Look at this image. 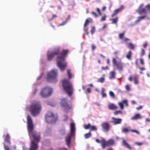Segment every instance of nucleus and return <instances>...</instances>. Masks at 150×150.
<instances>
[{"mask_svg":"<svg viewBox=\"0 0 150 150\" xmlns=\"http://www.w3.org/2000/svg\"><path fill=\"white\" fill-rule=\"evenodd\" d=\"M27 129L28 135L30 137H32L34 141L38 142L40 139V136L39 133L34 131V125L32 119L29 115L27 117Z\"/></svg>","mask_w":150,"mask_h":150,"instance_id":"1","label":"nucleus"},{"mask_svg":"<svg viewBox=\"0 0 150 150\" xmlns=\"http://www.w3.org/2000/svg\"><path fill=\"white\" fill-rule=\"evenodd\" d=\"M69 52L68 50H63L60 55L57 56L56 61L57 66L61 71H64L67 66V63L65 61V57L67 56Z\"/></svg>","mask_w":150,"mask_h":150,"instance_id":"2","label":"nucleus"},{"mask_svg":"<svg viewBox=\"0 0 150 150\" xmlns=\"http://www.w3.org/2000/svg\"><path fill=\"white\" fill-rule=\"evenodd\" d=\"M41 109V105L39 101L34 100L30 105L29 110L33 116L37 115L40 112Z\"/></svg>","mask_w":150,"mask_h":150,"instance_id":"3","label":"nucleus"},{"mask_svg":"<svg viewBox=\"0 0 150 150\" xmlns=\"http://www.w3.org/2000/svg\"><path fill=\"white\" fill-rule=\"evenodd\" d=\"M62 86L64 89L69 96L72 94L73 88L71 83L69 80L64 79L62 80Z\"/></svg>","mask_w":150,"mask_h":150,"instance_id":"4","label":"nucleus"},{"mask_svg":"<svg viewBox=\"0 0 150 150\" xmlns=\"http://www.w3.org/2000/svg\"><path fill=\"white\" fill-rule=\"evenodd\" d=\"M70 130V133L68 134L65 138V141L68 146H69L71 141V138L75 131V124L74 123H71V124Z\"/></svg>","mask_w":150,"mask_h":150,"instance_id":"5","label":"nucleus"},{"mask_svg":"<svg viewBox=\"0 0 150 150\" xmlns=\"http://www.w3.org/2000/svg\"><path fill=\"white\" fill-rule=\"evenodd\" d=\"M52 92V88L46 86L41 90L40 94L42 97L46 98L50 96Z\"/></svg>","mask_w":150,"mask_h":150,"instance_id":"6","label":"nucleus"},{"mask_svg":"<svg viewBox=\"0 0 150 150\" xmlns=\"http://www.w3.org/2000/svg\"><path fill=\"white\" fill-rule=\"evenodd\" d=\"M45 117L46 122L48 123L54 122L57 120V118L54 116L53 113L50 111H48L47 112Z\"/></svg>","mask_w":150,"mask_h":150,"instance_id":"7","label":"nucleus"},{"mask_svg":"<svg viewBox=\"0 0 150 150\" xmlns=\"http://www.w3.org/2000/svg\"><path fill=\"white\" fill-rule=\"evenodd\" d=\"M10 137L8 134H7L5 137L4 142V148L5 150H11L10 146L11 144Z\"/></svg>","mask_w":150,"mask_h":150,"instance_id":"8","label":"nucleus"},{"mask_svg":"<svg viewBox=\"0 0 150 150\" xmlns=\"http://www.w3.org/2000/svg\"><path fill=\"white\" fill-rule=\"evenodd\" d=\"M143 5L141 4L139 8L138 11L139 14H144L145 15H146L147 12H149V13L150 14V4H148L146 5L145 8H142Z\"/></svg>","mask_w":150,"mask_h":150,"instance_id":"9","label":"nucleus"},{"mask_svg":"<svg viewBox=\"0 0 150 150\" xmlns=\"http://www.w3.org/2000/svg\"><path fill=\"white\" fill-rule=\"evenodd\" d=\"M60 50V47H57L54 49L52 52H48L47 55L48 60L50 61L54 57V55H58L59 53Z\"/></svg>","mask_w":150,"mask_h":150,"instance_id":"10","label":"nucleus"},{"mask_svg":"<svg viewBox=\"0 0 150 150\" xmlns=\"http://www.w3.org/2000/svg\"><path fill=\"white\" fill-rule=\"evenodd\" d=\"M57 75V70H52L48 72L47 74V79L48 81L55 79Z\"/></svg>","mask_w":150,"mask_h":150,"instance_id":"11","label":"nucleus"},{"mask_svg":"<svg viewBox=\"0 0 150 150\" xmlns=\"http://www.w3.org/2000/svg\"><path fill=\"white\" fill-rule=\"evenodd\" d=\"M61 105L65 108L66 111L69 110L71 107V105L68 104L66 98L62 99L61 101Z\"/></svg>","mask_w":150,"mask_h":150,"instance_id":"12","label":"nucleus"},{"mask_svg":"<svg viewBox=\"0 0 150 150\" xmlns=\"http://www.w3.org/2000/svg\"><path fill=\"white\" fill-rule=\"evenodd\" d=\"M113 64L116 66L117 69L120 71H121L123 69V65L121 61L117 62L116 58H113L112 60Z\"/></svg>","mask_w":150,"mask_h":150,"instance_id":"13","label":"nucleus"},{"mask_svg":"<svg viewBox=\"0 0 150 150\" xmlns=\"http://www.w3.org/2000/svg\"><path fill=\"white\" fill-rule=\"evenodd\" d=\"M103 130L105 132H107L110 130V125L109 123L108 122H103L101 125Z\"/></svg>","mask_w":150,"mask_h":150,"instance_id":"14","label":"nucleus"},{"mask_svg":"<svg viewBox=\"0 0 150 150\" xmlns=\"http://www.w3.org/2000/svg\"><path fill=\"white\" fill-rule=\"evenodd\" d=\"M115 143V141L112 139H110L107 141L104 139V144H103V149H105L106 146H112Z\"/></svg>","mask_w":150,"mask_h":150,"instance_id":"15","label":"nucleus"},{"mask_svg":"<svg viewBox=\"0 0 150 150\" xmlns=\"http://www.w3.org/2000/svg\"><path fill=\"white\" fill-rule=\"evenodd\" d=\"M37 143L34 141H31L30 143V148L29 149L30 150H37L38 147Z\"/></svg>","mask_w":150,"mask_h":150,"instance_id":"16","label":"nucleus"},{"mask_svg":"<svg viewBox=\"0 0 150 150\" xmlns=\"http://www.w3.org/2000/svg\"><path fill=\"white\" fill-rule=\"evenodd\" d=\"M124 8L123 6H121L118 8L114 11L113 13L111 15L112 17H113L117 15L119 12L121 11Z\"/></svg>","mask_w":150,"mask_h":150,"instance_id":"17","label":"nucleus"},{"mask_svg":"<svg viewBox=\"0 0 150 150\" xmlns=\"http://www.w3.org/2000/svg\"><path fill=\"white\" fill-rule=\"evenodd\" d=\"M112 120L110 121V122L112 123L114 125L120 124L121 123L122 119L120 118H116L114 117H112Z\"/></svg>","mask_w":150,"mask_h":150,"instance_id":"18","label":"nucleus"},{"mask_svg":"<svg viewBox=\"0 0 150 150\" xmlns=\"http://www.w3.org/2000/svg\"><path fill=\"white\" fill-rule=\"evenodd\" d=\"M122 144L126 148L130 150H132V148L127 143L125 139L122 140Z\"/></svg>","mask_w":150,"mask_h":150,"instance_id":"19","label":"nucleus"},{"mask_svg":"<svg viewBox=\"0 0 150 150\" xmlns=\"http://www.w3.org/2000/svg\"><path fill=\"white\" fill-rule=\"evenodd\" d=\"M117 108V107L113 103H110L108 105V108L110 110H115Z\"/></svg>","mask_w":150,"mask_h":150,"instance_id":"20","label":"nucleus"},{"mask_svg":"<svg viewBox=\"0 0 150 150\" xmlns=\"http://www.w3.org/2000/svg\"><path fill=\"white\" fill-rule=\"evenodd\" d=\"M141 118L140 115L139 114H137L131 118V119L132 120H136Z\"/></svg>","mask_w":150,"mask_h":150,"instance_id":"21","label":"nucleus"},{"mask_svg":"<svg viewBox=\"0 0 150 150\" xmlns=\"http://www.w3.org/2000/svg\"><path fill=\"white\" fill-rule=\"evenodd\" d=\"M92 19L91 18H90L89 19H86L85 21L84 25L85 26H87L89 23L90 22H92Z\"/></svg>","mask_w":150,"mask_h":150,"instance_id":"22","label":"nucleus"},{"mask_svg":"<svg viewBox=\"0 0 150 150\" xmlns=\"http://www.w3.org/2000/svg\"><path fill=\"white\" fill-rule=\"evenodd\" d=\"M96 142L98 143H100L101 144V145L102 146V148L103 149V144H104V139L103 138L102 140L101 141H100L98 139H96Z\"/></svg>","mask_w":150,"mask_h":150,"instance_id":"23","label":"nucleus"},{"mask_svg":"<svg viewBox=\"0 0 150 150\" xmlns=\"http://www.w3.org/2000/svg\"><path fill=\"white\" fill-rule=\"evenodd\" d=\"M115 73L114 71H112L110 72V75L109 78L110 79H115Z\"/></svg>","mask_w":150,"mask_h":150,"instance_id":"24","label":"nucleus"},{"mask_svg":"<svg viewBox=\"0 0 150 150\" xmlns=\"http://www.w3.org/2000/svg\"><path fill=\"white\" fill-rule=\"evenodd\" d=\"M132 53L131 51H129L126 56V58L128 59H130L132 57Z\"/></svg>","mask_w":150,"mask_h":150,"instance_id":"25","label":"nucleus"},{"mask_svg":"<svg viewBox=\"0 0 150 150\" xmlns=\"http://www.w3.org/2000/svg\"><path fill=\"white\" fill-rule=\"evenodd\" d=\"M146 16V15H144V16H139L138 17V19L136 21L137 22H138L141 20H142L143 19H144L145 17Z\"/></svg>","mask_w":150,"mask_h":150,"instance_id":"26","label":"nucleus"},{"mask_svg":"<svg viewBox=\"0 0 150 150\" xmlns=\"http://www.w3.org/2000/svg\"><path fill=\"white\" fill-rule=\"evenodd\" d=\"M128 45V47L130 49H131L132 50H134V49L135 46L133 44L130 43H129Z\"/></svg>","mask_w":150,"mask_h":150,"instance_id":"27","label":"nucleus"},{"mask_svg":"<svg viewBox=\"0 0 150 150\" xmlns=\"http://www.w3.org/2000/svg\"><path fill=\"white\" fill-rule=\"evenodd\" d=\"M91 135V132H89L88 133H86L84 135V136L85 139H87L89 138Z\"/></svg>","mask_w":150,"mask_h":150,"instance_id":"28","label":"nucleus"},{"mask_svg":"<svg viewBox=\"0 0 150 150\" xmlns=\"http://www.w3.org/2000/svg\"><path fill=\"white\" fill-rule=\"evenodd\" d=\"M83 30L84 31L86 32V34L87 35H88L89 34V33L88 32V28L87 26H85L84 25Z\"/></svg>","mask_w":150,"mask_h":150,"instance_id":"29","label":"nucleus"},{"mask_svg":"<svg viewBox=\"0 0 150 150\" xmlns=\"http://www.w3.org/2000/svg\"><path fill=\"white\" fill-rule=\"evenodd\" d=\"M111 21H112V23L116 24L118 21V18L117 17H116L112 19Z\"/></svg>","mask_w":150,"mask_h":150,"instance_id":"30","label":"nucleus"},{"mask_svg":"<svg viewBox=\"0 0 150 150\" xmlns=\"http://www.w3.org/2000/svg\"><path fill=\"white\" fill-rule=\"evenodd\" d=\"M133 79H134V81L135 83V84H137L138 83V77L136 76H135L134 77Z\"/></svg>","mask_w":150,"mask_h":150,"instance_id":"31","label":"nucleus"},{"mask_svg":"<svg viewBox=\"0 0 150 150\" xmlns=\"http://www.w3.org/2000/svg\"><path fill=\"white\" fill-rule=\"evenodd\" d=\"M91 129L90 130V132L92 131H96L97 129V128L95 126H91Z\"/></svg>","mask_w":150,"mask_h":150,"instance_id":"32","label":"nucleus"},{"mask_svg":"<svg viewBox=\"0 0 150 150\" xmlns=\"http://www.w3.org/2000/svg\"><path fill=\"white\" fill-rule=\"evenodd\" d=\"M125 33V32L124 31L123 32L121 33H120L119 34V38L120 39H122L123 38L124 36V35Z\"/></svg>","mask_w":150,"mask_h":150,"instance_id":"33","label":"nucleus"},{"mask_svg":"<svg viewBox=\"0 0 150 150\" xmlns=\"http://www.w3.org/2000/svg\"><path fill=\"white\" fill-rule=\"evenodd\" d=\"M67 73L69 79H70L71 78V71L70 70H67Z\"/></svg>","mask_w":150,"mask_h":150,"instance_id":"34","label":"nucleus"},{"mask_svg":"<svg viewBox=\"0 0 150 150\" xmlns=\"http://www.w3.org/2000/svg\"><path fill=\"white\" fill-rule=\"evenodd\" d=\"M105 81V79L103 77H101L98 80V82L101 83H103Z\"/></svg>","mask_w":150,"mask_h":150,"instance_id":"35","label":"nucleus"},{"mask_svg":"<svg viewBox=\"0 0 150 150\" xmlns=\"http://www.w3.org/2000/svg\"><path fill=\"white\" fill-rule=\"evenodd\" d=\"M95 31V27L93 26L91 27V32L92 35H93Z\"/></svg>","mask_w":150,"mask_h":150,"instance_id":"36","label":"nucleus"},{"mask_svg":"<svg viewBox=\"0 0 150 150\" xmlns=\"http://www.w3.org/2000/svg\"><path fill=\"white\" fill-rule=\"evenodd\" d=\"M104 91V89L103 88L102 89L101 94L102 95V97L103 98H105L106 97V94L105 93H103V91Z\"/></svg>","mask_w":150,"mask_h":150,"instance_id":"37","label":"nucleus"},{"mask_svg":"<svg viewBox=\"0 0 150 150\" xmlns=\"http://www.w3.org/2000/svg\"><path fill=\"white\" fill-rule=\"evenodd\" d=\"M122 112L120 110L116 111L114 112V114L115 115H116L119 114H122Z\"/></svg>","mask_w":150,"mask_h":150,"instance_id":"38","label":"nucleus"},{"mask_svg":"<svg viewBox=\"0 0 150 150\" xmlns=\"http://www.w3.org/2000/svg\"><path fill=\"white\" fill-rule=\"evenodd\" d=\"M90 127H91V124L89 123L87 125H85L84 126V128L86 129H89Z\"/></svg>","mask_w":150,"mask_h":150,"instance_id":"39","label":"nucleus"},{"mask_svg":"<svg viewBox=\"0 0 150 150\" xmlns=\"http://www.w3.org/2000/svg\"><path fill=\"white\" fill-rule=\"evenodd\" d=\"M119 105L120 106L121 110H123L124 109V106L123 104V103H122V102H119Z\"/></svg>","mask_w":150,"mask_h":150,"instance_id":"40","label":"nucleus"},{"mask_svg":"<svg viewBox=\"0 0 150 150\" xmlns=\"http://www.w3.org/2000/svg\"><path fill=\"white\" fill-rule=\"evenodd\" d=\"M122 131L123 132H124L125 133H127L129 131V130L128 129L126 128H124L122 130Z\"/></svg>","mask_w":150,"mask_h":150,"instance_id":"41","label":"nucleus"},{"mask_svg":"<svg viewBox=\"0 0 150 150\" xmlns=\"http://www.w3.org/2000/svg\"><path fill=\"white\" fill-rule=\"evenodd\" d=\"M140 71V73L141 74H143L142 71H144L146 70V68L145 67H139Z\"/></svg>","mask_w":150,"mask_h":150,"instance_id":"42","label":"nucleus"},{"mask_svg":"<svg viewBox=\"0 0 150 150\" xmlns=\"http://www.w3.org/2000/svg\"><path fill=\"white\" fill-rule=\"evenodd\" d=\"M106 15L105 14L104 16L102 17L101 18L100 21H105L106 19Z\"/></svg>","mask_w":150,"mask_h":150,"instance_id":"43","label":"nucleus"},{"mask_svg":"<svg viewBox=\"0 0 150 150\" xmlns=\"http://www.w3.org/2000/svg\"><path fill=\"white\" fill-rule=\"evenodd\" d=\"M110 95L113 98H115V95L113 92L112 91H110L109 92Z\"/></svg>","mask_w":150,"mask_h":150,"instance_id":"44","label":"nucleus"},{"mask_svg":"<svg viewBox=\"0 0 150 150\" xmlns=\"http://www.w3.org/2000/svg\"><path fill=\"white\" fill-rule=\"evenodd\" d=\"M57 16L55 15V14H53L52 15V17L51 18H50L49 19V21H51L54 18H56V17H57Z\"/></svg>","mask_w":150,"mask_h":150,"instance_id":"45","label":"nucleus"},{"mask_svg":"<svg viewBox=\"0 0 150 150\" xmlns=\"http://www.w3.org/2000/svg\"><path fill=\"white\" fill-rule=\"evenodd\" d=\"M96 46L94 44H93L91 45V48L92 50L94 51L96 49Z\"/></svg>","mask_w":150,"mask_h":150,"instance_id":"46","label":"nucleus"},{"mask_svg":"<svg viewBox=\"0 0 150 150\" xmlns=\"http://www.w3.org/2000/svg\"><path fill=\"white\" fill-rule=\"evenodd\" d=\"M122 103H123V104H125L126 106H127L128 105V104L127 103V100H123L122 101Z\"/></svg>","mask_w":150,"mask_h":150,"instance_id":"47","label":"nucleus"},{"mask_svg":"<svg viewBox=\"0 0 150 150\" xmlns=\"http://www.w3.org/2000/svg\"><path fill=\"white\" fill-rule=\"evenodd\" d=\"M118 53L119 52L117 51L115 52L114 53V54L115 57H116V58L117 59L118 58V57L117 56V54H118Z\"/></svg>","mask_w":150,"mask_h":150,"instance_id":"48","label":"nucleus"},{"mask_svg":"<svg viewBox=\"0 0 150 150\" xmlns=\"http://www.w3.org/2000/svg\"><path fill=\"white\" fill-rule=\"evenodd\" d=\"M140 63L142 65H144V62L143 59L141 58L140 59Z\"/></svg>","mask_w":150,"mask_h":150,"instance_id":"49","label":"nucleus"},{"mask_svg":"<svg viewBox=\"0 0 150 150\" xmlns=\"http://www.w3.org/2000/svg\"><path fill=\"white\" fill-rule=\"evenodd\" d=\"M101 69L103 70H106L108 69H109V67L108 66H106L105 67H101Z\"/></svg>","mask_w":150,"mask_h":150,"instance_id":"50","label":"nucleus"},{"mask_svg":"<svg viewBox=\"0 0 150 150\" xmlns=\"http://www.w3.org/2000/svg\"><path fill=\"white\" fill-rule=\"evenodd\" d=\"M130 131L132 132H135L137 134H139V132L138 131L134 129H131Z\"/></svg>","mask_w":150,"mask_h":150,"instance_id":"51","label":"nucleus"},{"mask_svg":"<svg viewBox=\"0 0 150 150\" xmlns=\"http://www.w3.org/2000/svg\"><path fill=\"white\" fill-rule=\"evenodd\" d=\"M96 11L98 13L99 15L100 16L101 15V13L100 12V9L99 8H96Z\"/></svg>","mask_w":150,"mask_h":150,"instance_id":"52","label":"nucleus"},{"mask_svg":"<svg viewBox=\"0 0 150 150\" xmlns=\"http://www.w3.org/2000/svg\"><path fill=\"white\" fill-rule=\"evenodd\" d=\"M58 150H67V149L64 147H59L57 149Z\"/></svg>","mask_w":150,"mask_h":150,"instance_id":"53","label":"nucleus"},{"mask_svg":"<svg viewBox=\"0 0 150 150\" xmlns=\"http://www.w3.org/2000/svg\"><path fill=\"white\" fill-rule=\"evenodd\" d=\"M51 129L48 128L46 130L45 132L47 134H48V133H50V132H51Z\"/></svg>","mask_w":150,"mask_h":150,"instance_id":"54","label":"nucleus"},{"mask_svg":"<svg viewBox=\"0 0 150 150\" xmlns=\"http://www.w3.org/2000/svg\"><path fill=\"white\" fill-rule=\"evenodd\" d=\"M145 54V51L143 49H142L141 50V55L143 56Z\"/></svg>","mask_w":150,"mask_h":150,"instance_id":"55","label":"nucleus"},{"mask_svg":"<svg viewBox=\"0 0 150 150\" xmlns=\"http://www.w3.org/2000/svg\"><path fill=\"white\" fill-rule=\"evenodd\" d=\"M143 106L140 105L136 108L137 109V110H139L142 109Z\"/></svg>","mask_w":150,"mask_h":150,"instance_id":"56","label":"nucleus"},{"mask_svg":"<svg viewBox=\"0 0 150 150\" xmlns=\"http://www.w3.org/2000/svg\"><path fill=\"white\" fill-rule=\"evenodd\" d=\"M64 120L65 121H66L68 119V117L67 115H64Z\"/></svg>","mask_w":150,"mask_h":150,"instance_id":"57","label":"nucleus"},{"mask_svg":"<svg viewBox=\"0 0 150 150\" xmlns=\"http://www.w3.org/2000/svg\"><path fill=\"white\" fill-rule=\"evenodd\" d=\"M126 90H127L128 91H129L130 90V88H129V85H127L126 86Z\"/></svg>","mask_w":150,"mask_h":150,"instance_id":"58","label":"nucleus"},{"mask_svg":"<svg viewBox=\"0 0 150 150\" xmlns=\"http://www.w3.org/2000/svg\"><path fill=\"white\" fill-rule=\"evenodd\" d=\"M92 13L96 17H97L98 16L97 14L96 13L93 11H92Z\"/></svg>","mask_w":150,"mask_h":150,"instance_id":"59","label":"nucleus"},{"mask_svg":"<svg viewBox=\"0 0 150 150\" xmlns=\"http://www.w3.org/2000/svg\"><path fill=\"white\" fill-rule=\"evenodd\" d=\"M67 21H65L64 22H63L62 23H61V24H59V26H62V25H65V24H66L67 23Z\"/></svg>","mask_w":150,"mask_h":150,"instance_id":"60","label":"nucleus"},{"mask_svg":"<svg viewBox=\"0 0 150 150\" xmlns=\"http://www.w3.org/2000/svg\"><path fill=\"white\" fill-rule=\"evenodd\" d=\"M67 21H65L64 22H63L62 23H61V24H59V26H62V25H65V24H66L67 23Z\"/></svg>","mask_w":150,"mask_h":150,"instance_id":"61","label":"nucleus"},{"mask_svg":"<svg viewBox=\"0 0 150 150\" xmlns=\"http://www.w3.org/2000/svg\"><path fill=\"white\" fill-rule=\"evenodd\" d=\"M91 91V89L90 88H88L87 89V92L88 93H90Z\"/></svg>","mask_w":150,"mask_h":150,"instance_id":"62","label":"nucleus"},{"mask_svg":"<svg viewBox=\"0 0 150 150\" xmlns=\"http://www.w3.org/2000/svg\"><path fill=\"white\" fill-rule=\"evenodd\" d=\"M70 15H69L67 18L66 19L65 21H67H67L70 19Z\"/></svg>","mask_w":150,"mask_h":150,"instance_id":"63","label":"nucleus"},{"mask_svg":"<svg viewBox=\"0 0 150 150\" xmlns=\"http://www.w3.org/2000/svg\"><path fill=\"white\" fill-rule=\"evenodd\" d=\"M128 80L130 81H132V76L129 78Z\"/></svg>","mask_w":150,"mask_h":150,"instance_id":"64","label":"nucleus"}]
</instances>
